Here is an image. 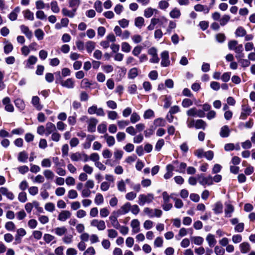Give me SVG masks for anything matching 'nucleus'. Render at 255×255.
<instances>
[{"label":"nucleus","mask_w":255,"mask_h":255,"mask_svg":"<svg viewBox=\"0 0 255 255\" xmlns=\"http://www.w3.org/2000/svg\"><path fill=\"white\" fill-rule=\"evenodd\" d=\"M242 105L241 107V113L240 116L241 120H245L251 114L252 110L249 106L248 100L244 99L242 101Z\"/></svg>","instance_id":"1"},{"label":"nucleus","mask_w":255,"mask_h":255,"mask_svg":"<svg viewBox=\"0 0 255 255\" xmlns=\"http://www.w3.org/2000/svg\"><path fill=\"white\" fill-rule=\"evenodd\" d=\"M58 75L59 78L56 80V83H60L62 86L68 89H73L75 86L74 81L72 78H68L65 81L61 79L60 72L55 73Z\"/></svg>","instance_id":"2"},{"label":"nucleus","mask_w":255,"mask_h":255,"mask_svg":"<svg viewBox=\"0 0 255 255\" xmlns=\"http://www.w3.org/2000/svg\"><path fill=\"white\" fill-rule=\"evenodd\" d=\"M138 203L140 206H143L145 203H150L154 199V196L151 193H148L147 195L140 194L139 195Z\"/></svg>","instance_id":"3"},{"label":"nucleus","mask_w":255,"mask_h":255,"mask_svg":"<svg viewBox=\"0 0 255 255\" xmlns=\"http://www.w3.org/2000/svg\"><path fill=\"white\" fill-rule=\"evenodd\" d=\"M197 180L200 184L203 186L213 184V177L210 175L205 177L203 174H199L197 175Z\"/></svg>","instance_id":"4"},{"label":"nucleus","mask_w":255,"mask_h":255,"mask_svg":"<svg viewBox=\"0 0 255 255\" xmlns=\"http://www.w3.org/2000/svg\"><path fill=\"white\" fill-rule=\"evenodd\" d=\"M143 212L149 218H153L155 217L159 218L162 214V212L161 210L157 209H151L148 207L145 208L143 210Z\"/></svg>","instance_id":"5"},{"label":"nucleus","mask_w":255,"mask_h":255,"mask_svg":"<svg viewBox=\"0 0 255 255\" xmlns=\"http://www.w3.org/2000/svg\"><path fill=\"white\" fill-rule=\"evenodd\" d=\"M131 207V205L130 203L127 202L124 205H123L120 209H119L117 211H114L113 212V214L116 215L117 216H120L122 215H125L128 213Z\"/></svg>","instance_id":"6"},{"label":"nucleus","mask_w":255,"mask_h":255,"mask_svg":"<svg viewBox=\"0 0 255 255\" xmlns=\"http://www.w3.org/2000/svg\"><path fill=\"white\" fill-rule=\"evenodd\" d=\"M91 226L96 227L99 231H103L106 229V224L103 220L94 219L90 222Z\"/></svg>","instance_id":"7"},{"label":"nucleus","mask_w":255,"mask_h":255,"mask_svg":"<svg viewBox=\"0 0 255 255\" xmlns=\"http://www.w3.org/2000/svg\"><path fill=\"white\" fill-rule=\"evenodd\" d=\"M98 123V121L95 118H91L87 121L88 127L87 130L89 132H94L96 131V125Z\"/></svg>","instance_id":"8"},{"label":"nucleus","mask_w":255,"mask_h":255,"mask_svg":"<svg viewBox=\"0 0 255 255\" xmlns=\"http://www.w3.org/2000/svg\"><path fill=\"white\" fill-rule=\"evenodd\" d=\"M161 65L162 67H167L170 65L169 53L167 51H164L161 54Z\"/></svg>","instance_id":"9"},{"label":"nucleus","mask_w":255,"mask_h":255,"mask_svg":"<svg viewBox=\"0 0 255 255\" xmlns=\"http://www.w3.org/2000/svg\"><path fill=\"white\" fill-rule=\"evenodd\" d=\"M37 61V58L33 55L30 56L27 60L24 62L26 68H32V65H34Z\"/></svg>","instance_id":"10"},{"label":"nucleus","mask_w":255,"mask_h":255,"mask_svg":"<svg viewBox=\"0 0 255 255\" xmlns=\"http://www.w3.org/2000/svg\"><path fill=\"white\" fill-rule=\"evenodd\" d=\"M71 216V213L68 210L62 211L58 216V220L61 222H65L68 219L70 218Z\"/></svg>","instance_id":"11"},{"label":"nucleus","mask_w":255,"mask_h":255,"mask_svg":"<svg viewBox=\"0 0 255 255\" xmlns=\"http://www.w3.org/2000/svg\"><path fill=\"white\" fill-rule=\"evenodd\" d=\"M55 125L51 122H48L45 125V135L48 136L50 134L56 131Z\"/></svg>","instance_id":"12"},{"label":"nucleus","mask_w":255,"mask_h":255,"mask_svg":"<svg viewBox=\"0 0 255 255\" xmlns=\"http://www.w3.org/2000/svg\"><path fill=\"white\" fill-rule=\"evenodd\" d=\"M2 104L5 105V110L8 112H12L14 111L13 105L10 104L9 98L5 97L2 100Z\"/></svg>","instance_id":"13"},{"label":"nucleus","mask_w":255,"mask_h":255,"mask_svg":"<svg viewBox=\"0 0 255 255\" xmlns=\"http://www.w3.org/2000/svg\"><path fill=\"white\" fill-rule=\"evenodd\" d=\"M130 226L133 233H137L140 231V223L137 219H133L131 221Z\"/></svg>","instance_id":"14"},{"label":"nucleus","mask_w":255,"mask_h":255,"mask_svg":"<svg viewBox=\"0 0 255 255\" xmlns=\"http://www.w3.org/2000/svg\"><path fill=\"white\" fill-rule=\"evenodd\" d=\"M0 193L4 195L8 199L12 200L14 198V196L13 194L9 191L6 188L2 187L0 188Z\"/></svg>","instance_id":"15"},{"label":"nucleus","mask_w":255,"mask_h":255,"mask_svg":"<svg viewBox=\"0 0 255 255\" xmlns=\"http://www.w3.org/2000/svg\"><path fill=\"white\" fill-rule=\"evenodd\" d=\"M20 29L22 33L25 34L26 37L30 39L32 37V32L30 31L28 26L23 24L20 26Z\"/></svg>","instance_id":"16"},{"label":"nucleus","mask_w":255,"mask_h":255,"mask_svg":"<svg viewBox=\"0 0 255 255\" xmlns=\"http://www.w3.org/2000/svg\"><path fill=\"white\" fill-rule=\"evenodd\" d=\"M234 211V206L230 203H225V217L230 218L232 217V214Z\"/></svg>","instance_id":"17"},{"label":"nucleus","mask_w":255,"mask_h":255,"mask_svg":"<svg viewBox=\"0 0 255 255\" xmlns=\"http://www.w3.org/2000/svg\"><path fill=\"white\" fill-rule=\"evenodd\" d=\"M151 20L152 22H153L155 25L158 24L160 26H162L163 27H164V26H163L164 23H165L167 22V19L164 16H162L160 18L154 17L151 18Z\"/></svg>","instance_id":"18"},{"label":"nucleus","mask_w":255,"mask_h":255,"mask_svg":"<svg viewBox=\"0 0 255 255\" xmlns=\"http://www.w3.org/2000/svg\"><path fill=\"white\" fill-rule=\"evenodd\" d=\"M194 8L196 11H203L205 14L209 13L210 11V8L207 6L201 4L195 5Z\"/></svg>","instance_id":"19"},{"label":"nucleus","mask_w":255,"mask_h":255,"mask_svg":"<svg viewBox=\"0 0 255 255\" xmlns=\"http://www.w3.org/2000/svg\"><path fill=\"white\" fill-rule=\"evenodd\" d=\"M20 9L17 6L9 13L8 17L11 21L15 20L17 19L18 13L20 12Z\"/></svg>","instance_id":"20"},{"label":"nucleus","mask_w":255,"mask_h":255,"mask_svg":"<svg viewBox=\"0 0 255 255\" xmlns=\"http://www.w3.org/2000/svg\"><path fill=\"white\" fill-rule=\"evenodd\" d=\"M230 131H231L228 126H224L221 128L220 135L223 138L227 137L229 136Z\"/></svg>","instance_id":"21"},{"label":"nucleus","mask_w":255,"mask_h":255,"mask_svg":"<svg viewBox=\"0 0 255 255\" xmlns=\"http://www.w3.org/2000/svg\"><path fill=\"white\" fill-rule=\"evenodd\" d=\"M119 216H120L113 214V215H111L109 218L112 226L116 229L120 228V224L117 219V218Z\"/></svg>","instance_id":"22"},{"label":"nucleus","mask_w":255,"mask_h":255,"mask_svg":"<svg viewBox=\"0 0 255 255\" xmlns=\"http://www.w3.org/2000/svg\"><path fill=\"white\" fill-rule=\"evenodd\" d=\"M31 103L38 111H40L42 109V106L39 103V98L38 97H32Z\"/></svg>","instance_id":"23"},{"label":"nucleus","mask_w":255,"mask_h":255,"mask_svg":"<svg viewBox=\"0 0 255 255\" xmlns=\"http://www.w3.org/2000/svg\"><path fill=\"white\" fill-rule=\"evenodd\" d=\"M80 3V0H69V6L73 9L74 11H76Z\"/></svg>","instance_id":"24"},{"label":"nucleus","mask_w":255,"mask_h":255,"mask_svg":"<svg viewBox=\"0 0 255 255\" xmlns=\"http://www.w3.org/2000/svg\"><path fill=\"white\" fill-rule=\"evenodd\" d=\"M158 10L156 9L152 8L151 7L146 8L144 11V16L146 18H149L152 16L154 12L157 13Z\"/></svg>","instance_id":"25"},{"label":"nucleus","mask_w":255,"mask_h":255,"mask_svg":"<svg viewBox=\"0 0 255 255\" xmlns=\"http://www.w3.org/2000/svg\"><path fill=\"white\" fill-rule=\"evenodd\" d=\"M67 229L64 226L61 227H57L52 230V232H54V233L58 236H62L64 235L67 232Z\"/></svg>","instance_id":"26"},{"label":"nucleus","mask_w":255,"mask_h":255,"mask_svg":"<svg viewBox=\"0 0 255 255\" xmlns=\"http://www.w3.org/2000/svg\"><path fill=\"white\" fill-rule=\"evenodd\" d=\"M223 207L221 202H218L215 204L213 210L216 214H219L223 212Z\"/></svg>","instance_id":"27"},{"label":"nucleus","mask_w":255,"mask_h":255,"mask_svg":"<svg viewBox=\"0 0 255 255\" xmlns=\"http://www.w3.org/2000/svg\"><path fill=\"white\" fill-rule=\"evenodd\" d=\"M206 241H207L208 245L210 247H214L217 243L214 236L211 234H208L207 236Z\"/></svg>","instance_id":"28"},{"label":"nucleus","mask_w":255,"mask_h":255,"mask_svg":"<svg viewBox=\"0 0 255 255\" xmlns=\"http://www.w3.org/2000/svg\"><path fill=\"white\" fill-rule=\"evenodd\" d=\"M103 137L106 139L109 146H112L115 144V139L114 136L109 135L106 133L103 136Z\"/></svg>","instance_id":"29"},{"label":"nucleus","mask_w":255,"mask_h":255,"mask_svg":"<svg viewBox=\"0 0 255 255\" xmlns=\"http://www.w3.org/2000/svg\"><path fill=\"white\" fill-rule=\"evenodd\" d=\"M14 104L16 108H17L20 111H22L24 109L25 105L24 101L20 99L17 98L14 101Z\"/></svg>","instance_id":"30"},{"label":"nucleus","mask_w":255,"mask_h":255,"mask_svg":"<svg viewBox=\"0 0 255 255\" xmlns=\"http://www.w3.org/2000/svg\"><path fill=\"white\" fill-rule=\"evenodd\" d=\"M28 157V154L25 151H23L18 153L17 159L19 162L25 163L27 161Z\"/></svg>","instance_id":"31"},{"label":"nucleus","mask_w":255,"mask_h":255,"mask_svg":"<svg viewBox=\"0 0 255 255\" xmlns=\"http://www.w3.org/2000/svg\"><path fill=\"white\" fill-rule=\"evenodd\" d=\"M253 125H254L253 119H250L249 121H248L246 123H240L239 125V127L241 129H242L244 128H251L253 127Z\"/></svg>","instance_id":"32"},{"label":"nucleus","mask_w":255,"mask_h":255,"mask_svg":"<svg viewBox=\"0 0 255 255\" xmlns=\"http://www.w3.org/2000/svg\"><path fill=\"white\" fill-rule=\"evenodd\" d=\"M169 15L172 18H178L181 15V12L179 9L175 7L170 12Z\"/></svg>","instance_id":"33"},{"label":"nucleus","mask_w":255,"mask_h":255,"mask_svg":"<svg viewBox=\"0 0 255 255\" xmlns=\"http://www.w3.org/2000/svg\"><path fill=\"white\" fill-rule=\"evenodd\" d=\"M138 75V69L136 68H132L129 70L128 73L129 79H134Z\"/></svg>","instance_id":"34"},{"label":"nucleus","mask_w":255,"mask_h":255,"mask_svg":"<svg viewBox=\"0 0 255 255\" xmlns=\"http://www.w3.org/2000/svg\"><path fill=\"white\" fill-rule=\"evenodd\" d=\"M144 24V19L142 17L139 16L135 18L134 24L137 27L141 28Z\"/></svg>","instance_id":"35"},{"label":"nucleus","mask_w":255,"mask_h":255,"mask_svg":"<svg viewBox=\"0 0 255 255\" xmlns=\"http://www.w3.org/2000/svg\"><path fill=\"white\" fill-rule=\"evenodd\" d=\"M95 42L89 41L86 44V48L88 53H91L95 48Z\"/></svg>","instance_id":"36"},{"label":"nucleus","mask_w":255,"mask_h":255,"mask_svg":"<svg viewBox=\"0 0 255 255\" xmlns=\"http://www.w3.org/2000/svg\"><path fill=\"white\" fill-rule=\"evenodd\" d=\"M206 127V123L202 120H197L195 121V127L197 129L202 128L204 129Z\"/></svg>","instance_id":"37"},{"label":"nucleus","mask_w":255,"mask_h":255,"mask_svg":"<svg viewBox=\"0 0 255 255\" xmlns=\"http://www.w3.org/2000/svg\"><path fill=\"white\" fill-rule=\"evenodd\" d=\"M246 34V30L242 26L239 27L235 32V34L237 37H243L245 36Z\"/></svg>","instance_id":"38"},{"label":"nucleus","mask_w":255,"mask_h":255,"mask_svg":"<svg viewBox=\"0 0 255 255\" xmlns=\"http://www.w3.org/2000/svg\"><path fill=\"white\" fill-rule=\"evenodd\" d=\"M140 120V116L136 113L133 112L131 114L130 117V122L132 124H135L136 122H138Z\"/></svg>","instance_id":"39"},{"label":"nucleus","mask_w":255,"mask_h":255,"mask_svg":"<svg viewBox=\"0 0 255 255\" xmlns=\"http://www.w3.org/2000/svg\"><path fill=\"white\" fill-rule=\"evenodd\" d=\"M241 252L242 253L245 254L248 252L250 250V246L248 243H243L240 245Z\"/></svg>","instance_id":"40"},{"label":"nucleus","mask_w":255,"mask_h":255,"mask_svg":"<svg viewBox=\"0 0 255 255\" xmlns=\"http://www.w3.org/2000/svg\"><path fill=\"white\" fill-rule=\"evenodd\" d=\"M43 173L46 179L47 180H53L54 177V173L50 170H45Z\"/></svg>","instance_id":"41"},{"label":"nucleus","mask_w":255,"mask_h":255,"mask_svg":"<svg viewBox=\"0 0 255 255\" xmlns=\"http://www.w3.org/2000/svg\"><path fill=\"white\" fill-rule=\"evenodd\" d=\"M122 51L125 53H128L130 51L131 47L127 42H123L121 44Z\"/></svg>","instance_id":"42"},{"label":"nucleus","mask_w":255,"mask_h":255,"mask_svg":"<svg viewBox=\"0 0 255 255\" xmlns=\"http://www.w3.org/2000/svg\"><path fill=\"white\" fill-rule=\"evenodd\" d=\"M23 13L25 18L30 20H34V14L29 9L23 11Z\"/></svg>","instance_id":"43"},{"label":"nucleus","mask_w":255,"mask_h":255,"mask_svg":"<svg viewBox=\"0 0 255 255\" xmlns=\"http://www.w3.org/2000/svg\"><path fill=\"white\" fill-rule=\"evenodd\" d=\"M62 12L64 16H67L69 17L73 18L75 15L76 11H74L73 9H72V11H70L67 9L66 8H63L62 9Z\"/></svg>","instance_id":"44"},{"label":"nucleus","mask_w":255,"mask_h":255,"mask_svg":"<svg viewBox=\"0 0 255 255\" xmlns=\"http://www.w3.org/2000/svg\"><path fill=\"white\" fill-rule=\"evenodd\" d=\"M70 158L73 161H78L82 160V153L78 152L72 153L70 156Z\"/></svg>","instance_id":"45"},{"label":"nucleus","mask_w":255,"mask_h":255,"mask_svg":"<svg viewBox=\"0 0 255 255\" xmlns=\"http://www.w3.org/2000/svg\"><path fill=\"white\" fill-rule=\"evenodd\" d=\"M117 188L119 191L122 192H126V183L123 180H121L117 183Z\"/></svg>","instance_id":"46"},{"label":"nucleus","mask_w":255,"mask_h":255,"mask_svg":"<svg viewBox=\"0 0 255 255\" xmlns=\"http://www.w3.org/2000/svg\"><path fill=\"white\" fill-rule=\"evenodd\" d=\"M177 167L175 171L177 172L181 173H185V169L187 167V164L184 162H181L180 164H178L177 165Z\"/></svg>","instance_id":"47"},{"label":"nucleus","mask_w":255,"mask_h":255,"mask_svg":"<svg viewBox=\"0 0 255 255\" xmlns=\"http://www.w3.org/2000/svg\"><path fill=\"white\" fill-rule=\"evenodd\" d=\"M35 6L37 9H44L46 6L49 7V4H45L42 0H38L36 1Z\"/></svg>","instance_id":"48"},{"label":"nucleus","mask_w":255,"mask_h":255,"mask_svg":"<svg viewBox=\"0 0 255 255\" xmlns=\"http://www.w3.org/2000/svg\"><path fill=\"white\" fill-rule=\"evenodd\" d=\"M51 10L54 12L57 13L60 11V8L58 6V3L56 1H52L50 3Z\"/></svg>","instance_id":"49"},{"label":"nucleus","mask_w":255,"mask_h":255,"mask_svg":"<svg viewBox=\"0 0 255 255\" xmlns=\"http://www.w3.org/2000/svg\"><path fill=\"white\" fill-rule=\"evenodd\" d=\"M34 34L38 40H41L44 38V33L43 30L41 29H36L34 31Z\"/></svg>","instance_id":"50"},{"label":"nucleus","mask_w":255,"mask_h":255,"mask_svg":"<svg viewBox=\"0 0 255 255\" xmlns=\"http://www.w3.org/2000/svg\"><path fill=\"white\" fill-rule=\"evenodd\" d=\"M178 164L179 162L177 160H175L172 162V164H168L166 167L167 171L172 172L174 169L177 167Z\"/></svg>","instance_id":"51"},{"label":"nucleus","mask_w":255,"mask_h":255,"mask_svg":"<svg viewBox=\"0 0 255 255\" xmlns=\"http://www.w3.org/2000/svg\"><path fill=\"white\" fill-rule=\"evenodd\" d=\"M77 114L74 112L72 116L68 118V123L70 126H74L76 123Z\"/></svg>","instance_id":"52"},{"label":"nucleus","mask_w":255,"mask_h":255,"mask_svg":"<svg viewBox=\"0 0 255 255\" xmlns=\"http://www.w3.org/2000/svg\"><path fill=\"white\" fill-rule=\"evenodd\" d=\"M153 117H154V113L152 110L148 109L144 112L143 114L144 119H149Z\"/></svg>","instance_id":"53"},{"label":"nucleus","mask_w":255,"mask_h":255,"mask_svg":"<svg viewBox=\"0 0 255 255\" xmlns=\"http://www.w3.org/2000/svg\"><path fill=\"white\" fill-rule=\"evenodd\" d=\"M95 203L99 205L104 202V198L103 195L101 193H98L96 194L95 200Z\"/></svg>","instance_id":"54"},{"label":"nucleus","mask_w":255,"mask_h":255,"mask_svg":"<svg viewBox=\"0 0 255 255\" xmlns=\"http://www.w3.org/2000/svg\"><path fill=\"white\" fill-rule=\"evenodd\" d=\"M165 121L162 118H157L154 121V124L156 127H164Z\"/></svg>","instance_id":"55"},{"label":"nucleus","mask_w":255,"mask_h":255,"mask_svg":"<svg viewBox=\"0 0 255 255\" xmlns=\"http://www.w3.org/2000/svg\"><path fill=\"white\" fill-rule=\"evenodd\" d=\"M230 16L228 15H224L220 18V24L221 26L225 25L230 20Z\"/></svg>","instance_id":"56"},{"label":"nucleus","mask_w":255,"mask_h":255,"mask_svg":"<svg viewBox=\"0 0 255 255\" xmlns=\"http://www.w3.org/2000/svg\"><path fill=\"white\" fill-rule=\"evenodd\" d=\"M192 241L197 245H201L203 244L204 239L201 237H193L191 238Z\"/></svg>","instance_id":"57"},{"label":"nucleus","mask_w":255,"mask_h":255,"mask_svg":"<svg viewBox=\"0 0 255 255\" xmlns=\"http://www.w3.org/2000/svg\"><path fill=\"white\" fill-rule=\"evenodd\" d=\"M92 84L87 79H84L82 80L81 83V87L83 89H87L90 87Z\"/></svg>","instance_id":"58"},{"label":"nucleus","mask_w":255,"mask_h":255,"mask_svg":"<svg viewBox=\"0 0 255 255\" xmlns=\"http://www.w3.org/2000/svg\"><path fill=\"white\" fill-rule=\"evenodd\" d=\"M169 5V3L165 0H161L158 2V7L161 9L165 10L168 7Z\"/></svg>","instance_id":"59"},{"label":"nucleus","mask_w":255,"mask_h":255,"mask_svg":"<svg viewBox=\"0 0 255 255\" xmlns=\"http://www.w3.org/2000/svg\"><path fill=\"white\" fill-rule=\"evenodd\" d=\"M117 124L120 129L124 128L129 124V122L126 120H121L117 122Z\"/></svg>","instance_id":"60"},{"label":"nucleus","mask_w":255,"mask_h":255,"mask_svg":"<svg viewBox=\"0 0 255 255\" xmlns=\"http://www.w3.org/2000/svg\"><path fill=\"white\" fill-rule=\"evenodd\" d=\"M5 228L8 231H12L15 230V226L12 222L9 221L5 223Z\"/></svg>","instance_id":"61"},{"label":"nucleus","mask_w":255,"mask_h":255,"mask_svg":"<svg viewBox=\"0 0 255 255\" xmlns=\"http://www.w3.org/2000/svg\"><path fill=\"white\" fill-rule=\"evenodd\" d=\"M61 137L60 134L56 130L51 133V139L55 142H58Z\"/></svg>","instance_id":"62"},{"label":"nucleus","mask_w":255,"mask_h":255,"mask_svg":"<svg viewBox=\"0 0 255 255\" xmlns=\"http://www.w3.org/2000/svg\"><path fill=\"white\" fill-rule=\"evenodd\" d=\"M164 144V140L163 139H159L155 146V150L159 151L161 150V148Z\"/></svg>","instance_id":"63"},{"label":"nucleus","mask_w":255,"mask_h":255,"mask_svg":"<svg viewBox=\"0 0 255 255\" xmlns=\"http://www.w3.org/2000/svg\"><path fill=\"white\" fill-rule=\"evenodd\" d=\"M94 8L98 12H101L103 10L102 2L100 0H96L94 3Z\"/></svg>","instance_id":"64"}]
</instances>
